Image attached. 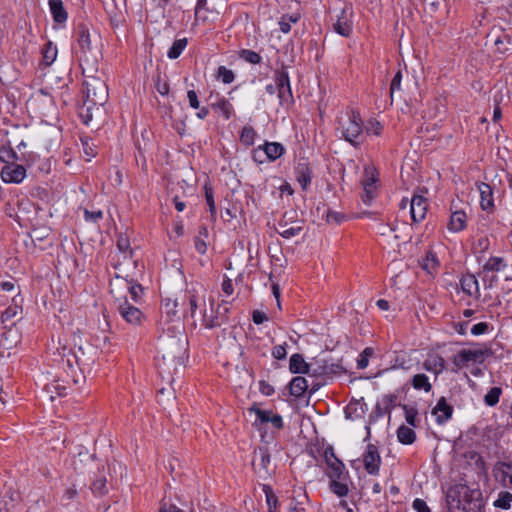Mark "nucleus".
<instances>
[{"instance_id": "nucleus-1", "label": "nucleus", "mask_w": 512, "mask_h": 512, "mask_svg": "<svg viewBox=\"0 0 512 512\" xmlns=\"http://www.w3.org/2000/svg\"><path fill=\"white\" fill-rule=\"evenodd\" d=\"M78 47L75 55L83 69V73H94L98 70V63L101 58V38L96 31H90L81 25L77 30Z\"/></svg>"}, {"instance_id": "nucleus-2", "label": "nucleus", "mask_w": 512, "mask_h": 512, "mask_svg": "<svg viewBox=\"0 0 512 512\" xmlns=\"http://www.w3.org/2000/svg\"><path fill=\"white\" fill-rule=\"evenodd\" d=\"M337 132L340 137L354 147L360 146L364 141V126L358 111L350 109L338 117Z\"/></svg>"}, {"instance_id": "nucleus-3", "label": "nucleus", "mask_w": 512, "mask_h": 512, "mask_svg": "<svg viewBox=\"0 0 512 512\" xmlns=\"http://www.w3.org/2000/svg\"><path fill=\"white\" fill-rule=\"evenodd\" d=\"M185 341L186 339L181 335L166 336L160 339L159 351L164 365L169 362L174 368L183 364V355L185 354Z\"/></svg>"}, {"instance_id": "nucleus-4", "label": "nucleus", "mask_w": 512, "mask_h": 512, "mask_svg": "<svg viewBox=\"0 0 512 512\" xmlns=\"http://www.w3.org/2000/svg\"><path fill=\"white\" fill-rule=\"evenodd\" d=\"M85 101L93 105L103 106L108 100L106 83L93 75L86 76L84 81Z\"/></svg>"}, {"instance_id": "nucleus-5", "label": "nucleus", "mask_w": 512, "mask_h": 512, "mask_svg": "<svg viewBox=\"0 0 512 512\" xmlns=\"http://www.w3.org/2000/svg\"><path fill=\"white\" fill-rule=\"evenodd\" d=\"M254 454L252 466L255 473L262 480L268 479L272 473L271 456L268 448L265 446L259 447Z\"/></svg>"}, {"instance_id": "nucleus-6", "label": "nucleus", "mask_w": 512, "mask_h": 512, "mask_svg": "<svg viewBox=\"0 0 512 512\" xmlns=\"http://www.w3.org/2000/svg\"><path fill=\"white\" fill-rule=\"evenodd\" d=\"M353 19V8L345 5L340 13L336 15V21L333 24L334 31L343 37H349L353 31Z\"/></svg>"}, {"instance_id": "nucleus-7", "label": "nucleus", "mask_w": 512, "mask_h": 512, "mask_svg": "<svg viewBox=\"0 0 512 512\" xmlns=\"http://www.w3.org/2000/svg\"><path fill=\"white\" fill-rule=\"evenodd\" d=\"M275 82L277 83V92L280 104H292L293 95L291 91L289 75L284 67L275 73Z\"/></svg>"}, {"instance_id": "nucleus-8", "label": "nucleus", "mask_w": 512, "mask_h": 512, "mask_svg": "<svg viewBox=\"0 0 512 512\" xmlns=\"http://www.w3.org/2000/svg\"><path fill=\"white\" fill-rule=\"evenodd\" d=\"M297 218V213L294 210H290L284 213L282 219L278 222V228L276 231L283 238L290 239L300 234L302 231L301 226H291L290 223H294Z\"/></svg>"}, {"instance_id": "nucleus-9", "label": "nucleus", "mask_w": 512, "mask_h": 512, "mask_svg": "<svg viewBox=\"0 0 512 512\" xmlns=\"http://www.w3.org/2000/svg\"><path fill=\"white\" fill-rule=\"evenodd\" d=\"M248 413L255 415V424L263 425L267 423H271L272 426L276 429H281L283 427V420L280 415L273 414L270 410H262L257 406L253 405L248 409Z\"/></svg>"}, {"instance_id": "nucleus-10", "label": "nucleus", "mask_w": 512, "mask_h": 512, "mask_svg": "<svg viewBox=\"0 0 512 512\" xmlns=\"http://www.w3.org/2000/svg\"><path fill=\"white\" fill-rule=\"evenodd\" d=\"M364 172H365V179L362 181L363 194L361 195V199L364 204L370 205L372 200L376 196L377 177L375 175V169L372 167H366Z\"/></svg>"}, {"instance_id": "nucleus-11", "label": "nucleus", "mask_w": 512, "mask_h": 512, "mask_svg": "<svg viewBox=\"0 0 512 512\" xmlns=\"http://www.w3.org/2000/svg\"><path fill=\"white\" fill-rule=\"evenodd\" d=\"M362 458L367 473L370 475H378L381 464L378 448L374 444H368Z\"/></svg>"}, {"instance_id": "nucleus-12", "label": "nucleus", "mask_w": 512, "mask_h": 512, "mask_svg": "<svg viewBox=\"0 0 512 512\" xmlns=\"http://www.w3.org/2000/svg\"><path fill=\"white\" fill-rule=\"evenodd\" d=\"M488 355V348L464 349L461 350L455 357V363L457 365H465L469 362L481 363Z\"/></svg>"}, {"instance_id": "nucleus-13", "label": "nucleus", "mask_w": 512, "mask_h": 512, "mask_svg": "<svg viewBox=\"0 0 512 512\" xmlns=\"http://www.w3.org/2000/svg\"><path fill=\"white\" fill-rule=\"evenodd\" d=\"M118 312L131 325H140L144 318L142 311L131 305L127 300L119 304Z\"/></svg>"}, {"instance_id": "nucleus-14", "label": "nucleus", "mask_w": 512, "mask_h": 512, "mask_svg": "<svg viewBox=\"0 0 512 512\" xmlns=\"http://www.w3.org/2000/svg\"><path fill=\"white\" fill-rule=\"evenodd\" d=\"M26 177V169L19 164H7L1 170V178L5 183H21Z\"/></svg>"}, {"instance_id": "nucleus-15", "label": "nucleus", "mask_w": 512, "mask_h": 512, "mask_svg": "<svg viewBox=\"0 0 512 512\" xmlns=\"http://www.w3.org/2000/svg\"><path fill=\"white\" fill-rule=\"evenodd\" d=\"M410 214L413 222L422 221L427 213L428 202L427 199L421 195H414L409 202Z\"/></svg>"}, {"instance_id": "nucleus-16", "label": "nucleus", "mask_w": 512, "mask_h": 512, "mask_svg": "<svg viewBox=\"0 0 512 512\" xmlns=\"http://www.w3.org/2000/svg\"><path fill=\"white\" fill-rule=\"evenodd\" d=\"M432 414L436 416V422L442 425L452 417L453 407L447 403L445 397H441L433 408Z\"/></svg>"}, {"instance_id": "nucleus-17", "label": "nucleus", "mask_w": 512, "mask_h": 512, "mask_svg": "<svg viewBox=\"0 0 512 512\" xmlns=\"http://www.w3.org/2000/svg\"><path fill=\"white\" fill-rule=\"evenodd\" d=\"M313 364L305 362L301 354L295 353L290 357L289 370L294 374H312L313 375Z\"/></svg>"}, {"instance_id": "nucleus-18", "label": "nucleus", "mask_w": 512, "mask_h": 512, "mask_svg": "<svg viewBox=\"0 0 512 512\" xmlns=\"http://www.w3.org/2000/svg\"><path fill=\"white\" fill-rule=\"evenodd\" d=\"M15 322H11V325H5L7 329L0 338V346L4 349H11L17 345L20 341V334L17 329L14 328Z\"/></svg>"}, {"instance_id": "nucleus-19", "label": "nucleus", "mask_w": 512, "mask_h": 512, "mask_svg": "<svg viewBox=\"0 0 512 512\" xmlns=\"http://www.w3.org/2000/svg\"><path fill=\"white\" fill-rule=\"evenodd\" d=\"M261 152V147H259L258 150L254 151L253 155L255 160H257V155ZM263 152L269 160L274 161L282 156V154L284 153V147L282 144L278 142H266L263 146Z\"/></svg>"}, {"instance_id": "nucleus-20", "label": "nucleus", "mask_w": 512, "mask_h": 512, "mask_svg": "<svg viewBox=\"0 0 512 512\" xmlns=\"http://www.w3.org/2000/svg\"><path fill=\"white\" fill-rule=\"evenodd\" d=\"M423 368L426 371L431 372L436 380L438 375L445 369V361L443 357L439 355L431 356L423 362Z\"/></svg>"}, {"instance_id": "nucleus-21", "label": "nucleus", "mask_w": 512, "mask_h": 512, "mask_svg": "<svg viewBox=\"0 0 512 512\" xmlns=\"http://www.w3.org/2000/svg\"><path fill=\"white\" fill-rule=\"evenodd\" d=\"M297 180L301 187L306 190L311 183L312 171L307 162H300L296 167Z\"/></svg>"}, {"instance_id": "nucleus-22", "label": "nucleus", "mask_w": 512, "mask_h": 512, "mask_svg": "<svg viewBox=\"0 0 512 512\" xmlns=\"http://www.w3.org/2000/svg\"><path fill=\"white\" fill-rule=\"evenodd\" d=\"M309 385L306 378L302 376L294 377L289 383V391L295 398H300L307 391Z\"/></svg>"}, {"instance_id": "nucleus-23", "label": "nucleus", "mask_w": 512, "mask_h": 512, "mask_svg": "<svg viewBox=\"0 0 512 512\" xmlns=\"http://www.w3.org/2000/svg\"><path fill=\"white\" fill-rule=\"evenodd\" d=\"M467 216L464 211L457 210L450 216L448 229L452 232L462 231L466 227Z\"/></svg>"}, {"instance_id": "nucleus-24", "label": "nucleus", "mask_w": 512, "mask_h": 512, "mask_svg": "<svg viewBox=\"0 0 512 512\" xmlns=\"http://www.w3.org/2000/svg\"><path fill=\"white\" fill-rule=\"evenodd\" d=\"M478 189L481 197V207L483 210H489L494 206L493 203V192L489 184L480 183Z\"/></svg>"}, {"instance_id": "nucleus-25", "label": "nucleus", "mask_w": 512, "mask_h": 512, "mask_svg": "<svg viewBox=\"0 0 512 512\" xmlns=\"http://www.w3.org/2000/svg\"><path fill=\"white\" fill-rule=\"evenodd\" d=\"M461 288L469 296L479 294V284L477 278L472 274H467L461 279Z\"/></svg>"}, {"instance_id": "nucleus-26", "label": "nucleus", "mask_w": 512, "mask_h": 512, "mask_svg": "<svg viewBox=\"0 0 512 512\" xmlns=\"http://www.w3.org/2000/svg\"><path fill=\"white\" fill-rule=\"evenodd\" d=\"M49 8L55 22L64 23L67 20V12L61 0H49Z\"/></svg>"}, {"instance_id": "nucleus-27", "label": "nucleus", "mask_w": 512, "mask_h": 512, "mask_svg": "<svg viewBox=\"0 0 512 512\" xmlns=\"http://www.w3.org/2000/svg\"><path fill=\"white\" fill-rule=\"evenodd\" d=\"M328 466L327 476L330 479L342 480L345 475V466L340 459H334L331 462L326 463Z\"/></svg>"}, {"instance_id": "nucleus-28", "label": "nucleus", "mask_w": 512, "mask_h": 512, "mask_svg": "<svg viewBox=\"0 0 512 512\" xmlns=\"http://www.w3.org/2000/svg\"><path fill=\"white\" fill-rule=\"evenodd\" d=\"M411 385L415 390L429 393L432 390L429 377L424 373H417L411 378Z\"/></svg>"}, {"instance_id": "nucleus-29", "label": "nucleus", "mask_w": 512, "mask_h": 512, "mask_svg": "<svg viewBox=\"0 0 512 512\" xmlns=\"http://www.w3.org/2000/svg\"><path fill=\"white\" fill-rule=\"evenodd\" d=\"M211 107L217 113L222 114L225 119H229L231 117L233 107L231 103L224 97L218 98L217 101L211 104Z\"/></svg>"}, {"instance_id": "nucleus-30", "label": "nucleus", "mask_w": 512, "mask_h": 512, "mask_svg": "<svg viewBox=\"0 0 512 512\" xmlns=\"http://www.w3.org/2000/svg\"><path fill=\"white\" fill-rule=\"evenodd\" d=\"M73 357L76 363L82 368L85 366H89L94 362L93 359L86 357L85 349L82 345L74 344V348L72 350Z\"/></svg>"}, {"instance_id": "nucleus-31", "label": "nucleus", "mask_w": 512, "mask_h": 512, "mask_svg": "<svg viewBox=\"0 0 512 512\" xmlns=\"http://www.w3.org/2000/svg\"><path fill=\"white\" fill-rule=\"evenodd\" d=\"M397 438L400 443L410 445L415 441L416 434L412 428L401 425L397 430Z\"/></svg>"}, {"instance_id": "nucleus-32", "label": "nucleus", "mask_w": 512, "mask_h": 512, "mask_svg": "<svg viewBox=\"0 0 512 512\" xmlns=\"http://www.w3.org/2000/svg\"><path fill=\"white\" fill-rule=\"evenodd\" d=\"M342 370V367L339 364L330 363L327 360L323 361V365H319L317 368L313 369V375H329V374H337Z\"/></svg>"}, {"instance_id": "nucleus-33", "label": "nucleus", "mask_w": 512, "mask_h": 512, "mask_svg": "<svg viewBox=\"0 0 512 512\" xmlns=\"http://www.w3.org/2000/svg\"><path fill=\"white\" fill-rule=\"evenodd\" d=\"M439 266V261L433 251H428L421 261V267L429 274L433 273Z\"/></svg>"}, {"instance_id": "nucleus-34", "label": "nucleus", "mask_w": 512, "mask_h": 512, "mask_svg": "<svg viewBox=\"0 0 512 512\" xmlns=\"http://www.w3.org/2000/svg\"><path fill=\"white\" fill-rule=\"evenodd\" d=\"M495 470L500 473L503 481L508 479L509 485L512 488V461L498 462Z\"/></svg>"}, {"instance_id": "nucleus-35", "label": "nucleus", "mask_w": 512, "mask_h": 512, "mask_svg": "<svg viewBox=\"0 0 512 512\" xmlns=\"http://www.w3.org/2000/svg\"><path fill=\"white\" fill-rule=\"evenodd\" d=\"M186 46H187L186 38L175 40L167 52L168 58L177 59L181 55L183 50L186 48Z\"/></svg>"}, {"instance_id": "nucleus-36", "label": "nucleus", "mask_w": 512, "mask_h": 512, "mask_svg": "<svg viewBox=\"0 0 512 512\" xmlns=\"http://www.w3.org/2000/svg\"><path fill=\"white\" fill-rule=\"evenodd\" d=\"M262 490L266 496L268 512H276L278 499L275 496V494L273 493L272 488L267 484H263Z\"/></svg>"}, {"instance_id": "nucleus-37", "label": "nucleus", "mask_w": 512, "mask_h": 512, "mask_svg": "<svg viewBox=\"0 0 512 512\" xmlns=\"http://www.w3.org/2000/svg\"><path fill=\"white\" fill-rule=\"evenodd\" d=\"M512 493L509 491H501L498 494V498L494 501V506L507 510L511 507Z\"/></svg>"}, {"instance_id": "nucleus-38", "label": "nucleus", "mask_w": 512, "mask_h": 512, "mask_svg": "<svg viewBox=\"0 0 512 512\" xmlns=\"http://www.w3.org/2000/svg\"><path fill=\"white\" fill-rule=\"evenodd\" d=\"M57 57V47L52 42H48L43 49V61L45 65H51Z\"/></svg>"}, {"instance_id": "nucleus-39", "label": "nucleus", "mask_w": 512, "mask_h": 512, "mask_svg": "<svg viewBox=\"0 0 512 512\" xmlns=\"http://www.w3.org/2000/svg\"><path fill=\"white\" fill-rule=\"evenodd\" d=\"M506 263L502 257H490L484 264L485 271H500L506 267Z\"/></svg>"}, {"instance_id": "nucleus-40", "label": "nucleus", "mask_w": 512, "mask_h": 512, "mask_svg": "<svg viewBox=\"0 0 512 512\" xmlns=\"http://www.w3.org/2000/svg\"><path fill=\"white\" fill-rule=\"evenodd\" d=\"M94 107H99L98 105H93L92 103H88L84 101L83 105L79 108V116L83 120L84 124L88 125L92 120L93 113L92 110Z\"/></svg>"}, {"instance_id": "nucleus-41", "label": "nucleus", "mask_w": 512, "mask_h": 512, "mask_svg": "<svg viewBox=\"0 0 512 512\" xmlns=\"http://www.w3.org/2000/svg\"><path fill=\"white\" fill-rule=\"evenodd\" d=\"M502 390L500 387H492L484 396V402L487 406L493 407L499 402Z\"/></svg>"}, {"instance_id": "nucleus-42", "label": "nucleus", "mask_w": 512, "mask_h": 512, "mask_svg": "<svg viewBox=\"0 0 512 512\" xmlns=\"http://www.w3.org/2000/svg\"><path fill=\"white\" fill-rule=\"evenodd\" d=\"M330 490L339 497H344L348 494V486L342 483L339 479H330Z\"/></svg>"}, {"instance_id": "nucleus-43", "label": "nucleus", "mask_w": 512, "mask_h": 512, "mask_svg": "<svg viewBox=\"0 0 512 512\" xmlns=\"http://www.w3.org/2000/svg\"><path fill=\"white\" fill-rule=\"evenodd\" d=\"M299 19L298 14L283 15L279 21L280 30L283 33H288L291 30V23H297Z\"/></svg>"}, {"instance_id": "nucleus-44", "label": "nucleus", "mask_w": 512, "mask_h": 512, "mask_svg": "<svg viewBox=\"0 0 512 512\" xmlns=\"http://www.w3.org/2000/svg\"><path fill=\"white\" fill-rule=\"evenodd\" d=\"M21 313L22 308L17 305L7 307L1 316L2 323L7 325L8 322H10L13 318L17 317Z\"/></svg>"}, {"instance_id": "nucleus-45", "label": "nucleus", "mask_w": 512, "mask_h": 512, "mask_svg": "<svg viewBox=\"0 0 512 512\" xmlns=\"http://www.w3.org/2000/svg\"><path fill=\"white\" fill-rule=\"evenodd\" d=\"M256 132L251 126H245L242 129L240 140L244 145L251 146L254 144Z\"/></svg>"}, {"instance_id": "nucleus-46", "label": "nucleus", "mask_w": 512, "mask_h": 512, "mask_svg": "<svg viewBox=\"0 0 512 512\" xmlns=\"http://www.w3.org/2000/svg\"><path fill=\"white\" fill-rule=\"evenodd\" d=\"M239 55L241 59L250 64H259L262 60V57L259 53L248 49L241 50Z\"/></svg>"}, {"instance_id": "nucleus-47", "label": "nucleus", "mask_w": 512, "mask_h": 512, "mask_svg": "<svg viewBox=\"0 0 512 512\" xmlns=\"http://www.w3.org/2000/svg\"><path fill=\"white\" fill-rule=\"evenodd\" d=\"M489 247H490V241H489L488 237L482 236V237L478 238L477 241L475 242V244L473 246V251L475 254L484 255L485 252L488 251Z\"/></svg>"}, {"instance_id": "nucleus-48", "label": "nucleus", "mask_w": 512, "mask_h": 512, "mask_svg": "<svg viewBox=\"0 0 512 512\" xmlns=\"http://www.w3.org/2000/svg\"><path fill=\"white\" fill-rule=\"evenodd\" d=\"M374 350L371 347H366L362 353L359 355L357 360V367L359 369H364L368 366L369 358L373 355Z\"/></svg>"}, {"instance_id": "nucleus-49", "label": "nucleus", "mask_w": 512, "mask_h": 512, "mask_svg": "<svg viewBox=\"0 0 512 512\" xmlns=\"http://www.w3.org/2000/svg\"><path fill=\"white\" fill-rule=\"evenodd\" d=\"M204 190H205V198H206L207 205L209 207V211L211 213V216L214 218L216 216V206H215L214 197H213V190L208 184H205Z\"/></svg>"}, {"instance_id": "nucleus-50", "label": "nucleus", "mask_w": 512, "mask_h": 512, "mask_svg": "<svg viewBox=\"0 0 512 512\" xmlns=\"http://www.w3.org/2000/svg\"><path fill=\"white\" fill-rule=\"evenodd\" d=\"M364 131L367 134H373L376 136H380L383 131V126L379 121L373 119V120H370L368 122V124L364 127Z\"/></svg>"}, {"instance_id": "nucleus-51", "label": "nucleus", "mask_w": 512, "mask_h": 512, "mask_svg": "<svg viewBox=\"0 0 512 512\" xmlns=\"http://www.w3.org/2000/svg\"><path fill=\"white\" fill-rule=\"evenodd\" d=\"M177 307H178L177 300H171V299L164 300L163 309L170 319L177 316Z\"/></svg>"}, {"instance_id": "nucleus-52", "label": "nucleus", "mask_w": 512, "mask_h": 512, "mask_svg": "<svg viewBox=\"0 0 512 512\" xmlns=\"http://www.w3.org/2000/svg\"><path fill=\"white\" fill-rule=\"evenodd\" d=\"M92 491L98 495H103L107 492L105 476H99V478L93 481Z\"/></svg>"}, {"instance_id": "nucleus-53", "label": "nucleus", "mask_w": 512, "mask_h": 512, "mask_svg": "<svg viewBox=\"0 0 512 512\" xmlns=\"http://www.w3.org/2000/svg\"><path fill=\"white\" fill-rule=\"evenodd\" d=\"M218 77L221 78L222 82L225 84L232 83L235 78L233 71L225 66H220L218 68Z\"/></svg>"}, {"instance_id": "nucleus-54", "label": "nucleus", "mask_w": 512, "mask_h": 512, "mask_svg": "<svg viewBox=\"0 0 512 512\" xmlns=\"http://www.w3.org/2000/svg\"><path fill=\"white\" fill-rule=\"evenodd\" d=\"M403 409L405 411L406 422L409 425L416 427V417L418 415L417 409L414 407L407 406V405H404Z\"/></svg>"}, {"instance_id": "nucleus-55", "label": "nucleus", "mask_w": 512, "mask_h": 512, "mask_svg": "<svg viewBox=\"0 0 512 512\" xmlns=\"http://www.w3.org/2000/svg\"><path fill=\"white\" fill-rule=\"evenodd\" d=\"M184 297H185V301L187 302V304L189 306L190 315H191V317H194L195 312L198 308L197 297L191 291H188Z\"/></svg>"}, {"instance_id": "nucleus-56", "label": "nucleus", "mask_w": 512, "mask_h": 512, "mask_svg": "<svg viewBox=\"0 0 512 512\" xmlns=\"http://www.w3.org/2000/svg\"><path fill=\"white\" fill-rule=\"evenodd\" d=\"M129 293L134 302H138L143 294V287L140 284H131Z\"/></svg>"}, {"instance_id": "nucleus-57", "label": "nucleus", "mask_w": 512, "mask_h": 512, "mask_svg": "<svg viewBox=\"0 0 512 512\" xmlns=\"http://www.w3.org/2000/svg\"><path fill=\"white\" fill-rule=\"evenodd\" d=\"M103 213L101 210L97 211H89L88 209H84V218L86 221L97 223L100 219H102Z\"/></svg>"}, {"instance_id": "nucleus-58", "label": "nucleus", "mask_w": 512, "mask_h": 512, "mask_svg": "<svg viewBox=\"0 0 512 512\" xmlns=\"http://www.w3.org/2000/svg\"><path fill=\"white\" fill-rule=\"evenodd\" d=\"M401 80H402V73L401 71H398L392 81H391V84H390V94H391V98L393 97V94L400 90V87H401Z\"/></svg>"}, {"instance_id": "nucleus-59", "label": "nucleus", "mask_w": 512, "mask_h": 512, "mask_svg": "<svg viewBox=\"0 0 512 512\" xmlns=\"http://www.w3.org/2000/svg\"><path fill=\"white\" fill-rule=\"evenodd\" d=\"M344 219V215L339 213V212H336V211H327V214H326V221L328 223H336V224H339L343 221Z\"/></svg>"}, {"instance_id": "nucleus-60", "label": "nucleus", "mask_w": 512, "mask_h": 512, "mask_svg": "<svg viewBox=\"0 0 512 512\" xmlns=\"http://www.w3.org/2000/svg\"><path fill=\"white\" fill-rule=\"evenodd\" d=\"M412 507L416 512H431L427 503L423 499H420V498H416L413 501Z\"/></svg>"}, {"instance_id": "nucleus-61", "label": "nucleus", "mask_w": 512, "mask_h": 512, "mask_svg": "<svg viewBox=\"0 0 512 512\" xmlns=\"http://www.w3.org/2000/svg\"><path fill=\"white\" fill-rule=\"evenodd\" d=\"M287 351H286V344L284 345H277L272 349V356L275 359L283 360L286 358Z\"/></svg>"}, {"instance_id": "nucleus-62", "label": "nucleus", "mask_w": 512, "mask_h": 512, "mask_svg": "<svg viewBox=\"0 0 512 512\" xmlns=\"http://www.w3.org/2000/svg\"><path fill=\"white\" fill-rule=\"evenodd\" d=\"M489 329V324L486 322H480L473 325L471 333L475 336L485 334Z\"/></svg>"}, {"instance_id": "nucleus-63", "label": "nucleus", "mask_w": 512, "mask_h": 512, "mask_svg": "<svg viewBox=\"0 0 512 512\" xmlns=\"http://www.w3.org/2000/svg\"><path fill=\"white\" fill-rule=\"evenodd\" d=\"M187 97H188V100H189V104H190V106L193 109H199L200 108V103H199V100H198V96H197V93L194 90H189L187 92Z\"/></svg>"}, {"instance_id": "nucleus-64", "label": "nucleus", "mask_w": 512, "mask_h": 512, "mask_svg": "<svg viewBox=\"0 0 512 512\" xmlns=\"http://www.w3.org/2000/svg\"><path fill=\"white\" fill-rule=\"evenodd\" d=\"M10 159H17L16 153L12 149H1L0 160L3 162H8Z\"/></svg>"}]
</instances>
